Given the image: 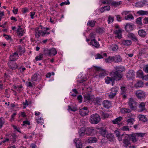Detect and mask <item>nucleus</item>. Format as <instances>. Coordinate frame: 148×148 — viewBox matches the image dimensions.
I'll list each match as a JSON object with an SVG mask.
<instances>
[{
    "label": "nucleus",
    "instance_id": "f257e3e1",
    "mask_svg": "<svg viewBox=\"0 0 148 148\" xmlns=\"http://www.w3.org/2000/svg\"><path fill=\"white\" fill-rule=\"evenodd\" d=\"M101 120L100 116L97 114H92L90 118V122L93 124H97L100 122Z\"/></svg>",
    "mask_w": 148,
    "mask_h": 148
},
{
    "label": "nucleus",
    "instance_id": "49530a36",
    "mask_svg": "<svg viewBox=\"0 0 148 148\" xmlns=\"http://www.w3.org/2000/svg\"><path fill=\"white\" fill-rule=\"evenodd\" d=\"M121 3V2L120 1L119 2L113 1L111 3V5L113 6L116 7L119 5Z\"/></svg>",
    "mask_w": 148,
    "mask_h": 148
},
{
    "label": "nucleus",
    "instance_id": "20e7f679",
    "mask_svg": "<svg viewBox=\"0 0 148 148\" xmlns=\"http://www.w3.org/2000/svg\"><path fill=\"white\" fill-rule=\"evenodd\" d=\"M94 67L96 71H100V72L99 77V78H103L107 75L106 71L104 70H102L101 67L96 66H94Z\"/></svg>",
    "mask_w": 148,
    "mask_h": 148
},
{
    "label": "nucleus",
    "instance_id": "7ed1b4c3",
    "mask_svg": "<svg viewBox=\"0 0 148 148\" xmlns=\"http://www.w3.org/2000/svg\"><path fill=\"white\" fill-rule=\"evenodd\" d=\"M137 102L134 101L132 98H130L128 103V105L132 110H135L137 109Z\"/></svg>",
    "mask_w": 148,
    "mask_h": 148
},
{
    "label": "nucleus",
    "instance_id": "1a4fd4ad",
    "mask_svg": "<svg viewBox=\"0 0 148 148\" xmlns=\"http://www.w3.org/2000/svg\"><path fill=\"white\" fill-rule=\"evenodd\" d=\"M99 134L103 136L106 137L108 134V132L107 130L103 127H101L99 129Z\"/></svg>",
    "mask_w": 148,
    "mask_h": 148
},
{
    "label": "nucleus",
    "instance_id": "3c124183",
    "mask_svg": "<svg viewBox=\"0 0 148 148\" xmlns=\"http://www.w3.org/2000/svg\"><path fill=\"white\" fill-rule=\"evenodd\" d=\"M144 5L143 1H142L137 3H136V6L138 7H142Z\"/></svg>",
    "mask_w": 148,
    "mask_h": 148
},
{
    "label": "nucleus",
    "instance_id": "4468645a",
    "mask_svg": "<svg viewBox=\"0 0 148 148\" xmlns=\"http://www.w3.org/2000/svg\"><path fill=\"white\" fill-rule=\"evenodd\" d=\"M84 100L85 102L87 101H90L93 98V95H92L89 93H86L84 95Z\"/></svg>",
    "mask_w": 148,
    "mask_h": 148
},
{
    "label": "nucleus",
    "instance_id": "393cba45",
    "mask_svg": "<svg viewBox=\"0 0 148 148\" xmlns=\"http://www.w3.org/2000/svg\"><path fill=\"white\" fill-rule=\"evenodd\" d=\"M135 76L133 71L132 70L129 71L127 73L126 77L129 79H132Z\"/></svg>",
    "mask_w": 148,
    "mask_h": 148
},
{
    "label": "nucleus",
    "instance_id": "a211bd4d",
    "mask_svg": "<svg viewBox=\"0 0 148 148\" xmlns=\"http://www.w3.org/2000/svg\"><path fill=\"white\" fill-rule=\"evenodd\" d=\"M98 113L100 115L102 118L106 119L108 118L109 116L108 114L105 113L102 110H99L98 112Z\"/></svg>",
    "mask_w": 148,
    "mask_h": 148
},
{
    "label": "nucleus",
    "instance_id": "864d4df0",
    "mask_svg": "<svg viewBox=\"0 0 148 148\" xmlns=\"http://www.w3.org/2000/svg\"><path fill=\"white\" fill-rule=\"evenodd\" d=\"M43 57V54L41 53H40L39 56H36L35 58L36 61L40 60L42 59Z\"/></svg>",
    "mask_w": 148,
    "mask_h": 148
},
{
    "label": "nucleus",
    "instance_id": "4be33fe9",
    "mask_svg": "<svg viewBox=\"0 0 148 148\" xmlns=\"http://www.w3.org/2000/svg\"><path fill=\"white\" fill-rule=\"evenodd\" d=\"M8 65L9 66L10 68L12 70H15L18 67V65L15 63H13V64L11 63V62L10 61Z\"/></svg>",
    "mask_w": 148,
    "mask_h": 148
},
{
    "label": "nucleus",
    "instance_id": "dca6fc26",
    "mask_svg": "<svg viewBox=\"0 0 148 148\" xmlns=\"http://www.w3.org/2000/svg\"><path fill=\"white\" fill-rule=\"evenodd\" d=\"M145 102H143L140 103L139 105L138 106L139 108V111L142 112L146 110V108H145Z\"/></svg>",
    "mask_w": 148,
    "mask_h": 148
},
{
    "label": "nucleus",
    "instance_id": "4c0bfd02",
    "mask_svg": "<svg viewBox=\"0 0 148 148\" xmlns=\"http://www.w3.org/2000/svg\"><path fill=\"white\" fill-rule=\"evenodd\" d=\"M114 61V56H109L105 60V61L107 63H110Z\"/></svg>",
    "mask_w": 148,
    "mask_h": 148
},
{
    "label": "nucleus",
    "instance_id": "79ce46f5",
    "mask_svg": "<svg viewBox=\"0 0 148 148\" xmlns=\"http://www.w3.org/2000/svg\"><path fill=\"white\" fill-rule=\"evenodd\" d=\"M137 14L140 15H146L148 14V11H145L142 10H139L137 12Z\"/></svg>",
    "mask_w": 148,
    "mask_h": 148
},
{
    "label": "nucleus",
    "instance_id": "9d476101",
    "mask_svg": "<svg viewBox=\"0 0 148 148\" xmlns=\"http://www.w3.org/2000/svg\"><path fill=\"white\" fill-rule=\"evenodd\" d=\"M90 45L92 46L97 49L100 46V45L99 42L95 39L91 40V41L90 42Z\"/></svg>",
    "mask_w": 148,
    "mask_h": 148
},
{
    "label": "nucleus",
    "instance_id": "bb28decb",
    "mask_svg": "<svg viewBox=\"0 0 148 148\" xmlns=\"http://www.w3.org/2000/svg\"><path fill=\"white\" fill-rule=\"evenodd\" d=\"M122 43L124 45L129 46L131 45L132 42L130 40H123L122 41Z\"/></svg>",
    "mask_w": 148,
    "mask_h": 148
},
{
    "label": "nucleus",
    "instance_id": "423d86ee",
    "mask_svg": "<svg viewBox=\"0 0 148 148\" xmlns=\"http://www.w3.org/2000/svg\"><path fill=\"white\" fill-rule=\"evenodd\" d=\"M32 80L33 81H38L41 79V76L40 73H35L32 77Z\"/></svg>",
    "mask_w": 148,
    "mask_h": 148
},
{
    "label": "nucleus",
    "instance_id": "0eeeda50",
    "mask_svg": "<svg viewBox=\"0 0 148 148\" xmlns=\"http://www.w3.org/2000/svg\"><path fill=\"white\" fill-rule=\"evenodd\" d=\"M86 134L88 136H92L94 135L95 130L93 127H88L86 128Z\"/></svg>",
    "mask_w": 148,
    "mask_h": 148
},
{
    "label": "nucleus",
    "instance_id": "5fc2aeb1",
    "mask_svg": "<svg viewBox=\"0 0 148 148\" xmlns=\"http://www.w3.org/2000/svg\"><path fill=\"white\" fill-rule=\"evenodd\" d=\"M35 32L40 36L41 35L42 36H44V32L42 31L37 30Z\"/></svg>",
    "mask_w": 148,
    "mask_h": 148
},
{
    "label": "nucleus",
    "instance_id": "f3484780",
    "mask_svg": "<svg viewBox=\"0 0 148 148\" xmlns=\"http://www.w3.org/2000/svg\"><path fill=\"white\" fill-rule=\"evenodd\" d=\"M74 141L75 143V144L77 148H82V145L79 139L75 138L74 140Z\"/></svg>",
    "mask_w": 148,
    "mask_h": 148
},
{
    "label": "nucleus",
    "instance_id": "6e6552de",
    "mask_svg": "<svg viewBox=\"0 0 148 148\" xmlns=\"http://www.w3.org/2000/svg\"><path fill=\"white\" fill-rule=\"evenodd\" d=\"M79 114L82 116H85L88 114L89 112L88 108L86 107H84L80 109L79 111Z\"/></svg>",
    "mask_w": 148,
    "mask_h": 148
},
{
    "label": "nucleus",
    "instance_id": "774afa93",
    "mask_svg": "<svg viewBox=\"0 0 148 148\" xmlns=\"http://www.w3.org/2000/svg\"><path fill=\"white\" fill-rule=\"evenodd\" d=\"M2 118H0V129L2 128L4 123V122L2 120Z\"/></svg>",
    "mask_w": 148,
    "mask_h": 148
},
{
    "label": "nucleus",
    "instance_id": "680f3d73",
    "mask_svg": "<svg viewBox=\"0 0 148 148\" xmlns=\"http://www.w3.org/2000/svg\"><path fill=\"white\" fill-rule=\"evenodd\" d=\"M69 4H70V2H69V1L68 0H67L64 2L61 3H60V5L61 6H63L64 5H69Z\"/></svg>",
    "mask_w": 148,
    "mask_h": 148
},
{
    "label": "nucleus",
    "instance_id": "e433bc0d",
    "mask_svg": "<svg viewBox=\"0 0 148 148\" xmlns=\"http://www.w3.org/2000/svg\"><path fill=\"white\" fill-rule=\"evenodd\" d=\"M143 85V82L141 81H139L134 85V86L136 88L142 87Z\"/></svg>",
    "mask_w": 148,
    "mask_h": 148
},
{
    "label": "nucleus",
    "instance_id": "0e129e2a",
    "mask_svg": "<svg viewBox=\"0 0 148 148\" xmlns=\"http://www.w3.org/2000/svg\"><path fill=\"white\" fill-rule=\"evenodd\" d=\"M37 122L38 123L42 125L43 123V120L41 118L38 117V119H37Z\"/></svg>",
    "mask_w": 148,
    "mask_h": 148
},
{
    "label": "nucleus",
    "instance_id": "a878e982",
    "mask_svg": "<svg viewBox=\"0 0 148 148\" xmlns=\"http://www.w3.org/2000/svg\"><path fill=\"white\" fill-rule=\"evenodd\" d=\"M114 61L115 62H121L122 61V58L119 55H116L114 56Z\"/></svg>",
    "mask_w": 148,
    "mask_h": 148
},
{
    "label": "nucleus",
    "instance_id": "58836bf2",
    "mask_svg": "<svg viewBox=\"0 0 148 148\" xmlns=\"http://www.w3.org/2000/svg\"><path fill=\"white\" fill-rule=\"evenodd\" d=\"M95 23L96 21H90L88 22L87 25L88 26H89L91 27H93L95 26Z\"/></svg>",
    "mask_w": 148,
    "mask_h": 148
},
{
    "label": "nucleus",
    "instance_id": "2eb2a0df",
    "mask_svg": "<svg viewBox=\"0 0 148 148\" xmlns=\"http://www.w3.org/2000/svg\"><path fill=\"white\" fill-rule=\"evenodd\" d=\"M136 95L138 98L141 99L145 97V94L144 92L141 90H138L136 92Z\"/></svg>",
    "mask_w": 148,
    "mask_h": 148
},
{
    "label": "nucleus",
    "instance_id": "a19ab883",
    "mask_svg": "<svg viewBox=\"0 0 148 148\" xmlns=\"http://www.w3.org/2000/svg\"><path fill=\"white\" fill-rule=\"evenodd\" d=\"M113 78L112 77H107L105 78V82L107 84H109L110 83L112 80Z\"/></svg>",
    "mask_w": 148,
    "mask_h": 148
},
{
    "label": "nucleus",
    "instance_id": "338daca9",
    "mask_svg": "<svg viewBox=\"0 0 148 148\" xmlns=\"http://www.w3.org/2000/svg\"><path fill=\"white\" fill-rule=\"evenodd\" d=\"M145 133H136L137 136L138 138L139 137H143L145 135Z\"/></svg>",
    "mask_w": 148,
    "mask_h": 148
},
{
    "label": "nucleus",
    "instance_id": "4d7b16f0",
    "mask_svg": "<svg viewBox=\"0 0 148 148\" xmlns=\"http://www.w3.org/2000/svg\"><path fill=\"white\" fill-rule=\"evenodd\" d=\"M118 48V46L116 45H113L111 46V49L113 51H117Z\"/></svg>",
    "mask_w": 148,
    "mask_h": 148
},
{
    "label": "nucleus",
    "instance_id": "72a5a7b5",
    "mask_svg": "<svg viewBox=\"0 0 148 148\" xmlns=\"http://www.w3.org/2000/svg\"><path fill=\"white\" fill-rule=\"evenodd\" d=\"M134 119L132 118H130L126 121L127 124L130 125V127H131V125L134 124Z\"/></svg>",
    "mask_w": 148,
    "mask_h": 148
},
{
    "label": "nucleus",
    "instance_id": "6ab92c4d",
    "mask_svg": "<svg viewBox=\"0 0 148 148\" xmlns=\"http://www.w3.org/2000/svg\"><path fill=\"white\" fill-rule=\"evenodd\" d=\"M86 132V128L84 127H82L78 131V133L80 137H82L84 136Z\"/></svg>",
    "mask_w": 148,
    "mask_h": 148
},
{
    "label": "nucleus",
    "instance_id": "a18cd8bd",
    "mask_svg": "<svg viewBox=\"0 0 148 148\" xmlns=\"http://www.w3.org/2000/svg\"><path fill=\"white\" fill-rule=\"evenodd\" d=\"M122 138L123 140H124L130 139V136L126 134H123Z\"/></svg>",
    "mask_w": 148,
    "mask_h": 148
},
{
    "label": "nucleus",
    "instance_id": "aec40b11",
    "mask_svg": "<svg viewBox=\"0 0 148 148\" xmlns=\"http://www.w3.org/2000/svg\"><path fill=\"white\" fill-rule=\"evenodd\" d=\"M138 139L136 133L132 134L131 136H130V140L134 142H136Z\"/></svg>",
    "mask_w": 148,
    "mask_h": 148
},
{
    "label": "nucleus",
    "instance_id": "9b49d317",
    "mask_svg": "<svg viewBox=\"0 0 148 148\" xmlns=\"http://www.w3.org/2000/svg\"><path fill=\"white\" fill-rule=\"evenodd\" d=\"M129 37L133 41L136 42L137 44H138L139 41L138 40L137 37L133 33H130L129 35Z\"/></svg>",
    "mask_w": 148,
    "mask_h": 148
},
{
    "label": "nucleus",
    "instance_id": "cd10ccee",
    "mask_svg": "<svg viewBox=\"0 0 148 148\" xmlns=\"http://www.w3.org/2000/svg\"><path fill=\"white\" fill-rule=\"evenodd\" d=\"M106 137L110 141H112L114 139V135L113 134L110 133H108Z\"/></svg>",
    "mask_w": 148,
    "mask_h": 148
},
{
    "label": "nucleus",
    "instance_id": "13d9d810",
    "mask_svg": "<svg viewBox=\"0 0 148 148\" xmlns=\"http://www.w3.org/2000/svg\"><path fill=\"white\" fill-rule=\"evenodd\" d=\"M104 31L102 28H98L97 29V32L99 34H102Z\"/></svg>",
    "mask_w": 148,
    "mask_h": 148
},
{
    "label": "nucleus",
    "instance_id": "37998d69",
    "mask_svg": "<svg viewBox=\"0 0 148 148\" xmlns=\"http://www.w3.org/2000/svg\"><path fill=\"white\" fill-rule=\"evenodd\" d=\"M144 75L143 72L142 71H138L137 72V77L142 78Z\"/></svg>",
    "mask_w": 148,
    "mask_h": 148
},
{
    "label": "nucleus",
    "instance_id": "f704fd0d",
    "mask_svg": "<svg viewBox=\"0 0 148 148\" xmlns=\"http://www.w3.org/2000/svg\"><path fill=\"white\" fill-rule=\"evenodd\" d=\"M138 118L140 120L144 122L147 121V117L143 115L139 114L138 116Z\"/></svg>",
    "mask_w": 148,
    "mask_h": 148
},
{
    "label": "nucleus",
    "instance_id": "603ef678",
    "mask_svg": "<svg viewBox=\"0 0 148 148\" xmlns=\"http://www.w3.org/2000/svg\"><path fill=\"white\" fill-rule=\"evenodd\" d=\"M130 139H128L126 140H123V143L125 145V147H127L128 146V145L130 144Z\"/></svg>",
    "mask_w": 148,
    "mask_h": 148
},
{
    "label": "nucleus",
    "instance_id": "6e6d98bb",
    "mask_svg": "<svg viewBox=\"0 0 148 148\" xmlns=\"http://www.w3.org/2000/svg\"><path fill=\"white\" fill-rule=\"evenodd\" d=\"M141 19L142 18L141 17H139L137 18L136 19V22L137 24L140 25H142V23L141 22Z\"/></svg>",
    "mask_w": 148,
    "mask_h": 148
},
{
    "label": "nucleus",
    "instance_id": "052dcab7",
    "mask_svg": "<svg viewBox=\"0 0 148 148\" xmlns=\"http://www.w3.org/2000/svg\"><path fill=\"white\" fill-rule=\"evenodd\" d=\"M19 28L17 30V32L19 33V34H21V36H22V34L23 33V29L21 28L20 26H18Z\"/></svg>",
    "mask_w": 148,
    "mask_h": 148
},
{
    "label": "nucleus",
    "instance_id": "2f4dec72",
    "mask_svg": "<svg viewBox=\"0 0 148 148\" xmlns=\"http://www.w3.org/2000/svg\"><path fill=\"white\" fill-rule=\"evenodd\" d=\"M131 111V110L130 109L124 108H122L120 109V112L123 114L129 113Z\"/></svg>",
    "mask_w": 148,
    "mask_h": 148
},
{
    "label": "nucleus",
    "instance_id": "f8f14e48",
    "mask_svg": "<svg viewBox=\"0 0 148 148\" xmlns=\"http://www.w3.org/2000/svg\"><path fill=\"white\" fill-rule=\"evenodd\" d=\"M122 31L121 29L116 30L114 32V33L115 35V37L121 39L122 38Z\"/></svg>",
    "mask_w": 148,
    "mask_h": 148
},
{
    "label": "nucleus",
    "instance_id": "bf43d9fd",
    "mask_svg": "<svg viewBox=\"0 0 148 148\" xmlns=\"http://www.w3.org/2000/svg\"><path fill=\"white\" fill-rule=\"evenodd\" d=\"M103 57L99 53H97L96 55L95 56V58L96 59H100L103 58Z\"/></svg>",
    "mask_w": 148,
    "mask_h": 148
},
{
    "label": "nucleus",
    "instance_id": "ea45409f",
    "mask_svg": "<svg viewBox=\"0 0 148 148\" xmlns=\"http://www.w3.org/2000/svg\"><path fill=\"white\" fill-rule=\"evenodd\" d=\"M57 51L54 48H52L50 49V56H55L57 53Z\"/></svg>",
    "mask_w": 148,
    "mask_h": 148
},
{
    "label": "nucleus",
    "instance_id": "c756f323",
    "mask_svg": "<svg viewBox=\"0 0 148 148\" xmlns=\"http://www.w3.org/2000/svg\"><path fill=\"white\" fill-rule=\"evenodd\" d=\"M133 27L132 25L129 24L127 23L125 26V29L126 31L128 32L132 31L133 30Z\"/></svg>",
    "mask_w": 148,
    "mask_h": 148
},
{
    "label": "nucleus",
    "instance_id": "7c9ffc66",
    "mask_svg": "<svg viewBox=\"0 0 148 148\" xmlns=\"http://www.w3.org/2000/svg\"><path fill=\"white\" fill-rule=\"evenodd\" d=\"M97 141V139L95 137H90L88 140V142L89 143H96Z\"/></svg>",
    "mask_w": 148,
    "mask_h": 148
},
{
    "label": "nucleus",
    "instance_id": "de8ad7c7",
    "mask_svg": "<svg viewBox=\"0 0 148 148\" xmlns=\"http://www.w3.org/2000/svg\"><path fill=\"white\" fill-rule=\"evenodd\" d=\"M44 54L45 55H48L50 56V49H48L47 48L44 49Z\"/></svg>",
    "mask_w": 148,
    "mask_h": 148
},
{
    "label": "nucleus",
    "instance_id": "39448f33",
    "mask_svg": "<svg viewBox=\"0 0 148 148\" xmlns=\"http://www.w3.org/2000/svg\"><path fill=\"white\" fill-rule=\"evenodd\" d=\"M118 89V88L116 86H114L111 89V92H110L109 95L110 98L111 99L113 98L116 95Z\"/></svg>",
    "mask_w": 148,
    "mask_h": 148
},
{
    "label": "nucleus",
    "instance_id": "473e14b6",
    "mask_svg": "<svg viewBox=\"0 0 148 148\" xmlns=\"http://www.w3.org/2000/svg\"><path fill=\"white\" fill-rule=\"evenodd\" d=\"M122 117L119 116L117 118L114 120H112V122L114 124H119L122 120Z\"/></svg>",
    "mask_w": 148,
    "mask_h": 148
},
{
    "label": "nucleus",
    "instance_id": "412c9836",
    "mask_svg": "<svg viewBox=\"0 0 148 148\" xmlns=\"http://www.w3.org/2000/svg\"><path fill=\"white\" fill-rule=\"evenodd\" d=\"M116 71L121 73L125 71V68L124 66H116L114 67Z\"/></svg>",
    "mask_w": 148,
    "mask_h": 148
},
{
    "label": "nucleus",
    "instance_id": "c03bdc74",
    "mask_svg": "<svg viewBox=\"0 0 148 148\" xmlns=\"http://www.w3.org/2000/svg\"><path fill=\"white\" fill-rule=\"evenodd\" d=\"M114 21V17L111 16H109L108 17V24L112 23Z\"/></svg>",
    "mask_w": 148,
    "mask_h": 148
},
{
    "label": "nucleus",
    "instance_id": "09e8293b",
    "mask_svg": "<svg viewBox=\"0 0 148 148\" xmlns=\"http://www.w3.org/2000/svg\"><path fill=\"white\" fill-rule=\"evenodd\" d=\"M125 18L126 20H129L130 19L133 20L134 19V17L132 14H130L125 16Z\"/></svg>",
    "mask_w": 148,
    "mask_h": 148
},
{
    "label": "nucleus",
    "instance_id": "5701e85b",
    "mask_svg": "<svg viewBox=\"0 0 148 148\" xmlns=\"http://www.w3.org/2000/svg\"><path fill=\"white\" fill-rule=\"evenodd\" d=\"M138 34L140 36L143 38L145 37L147 34L146 32L143 29L139 30L138 31Z\"/></svg>",
    "mask_w": 148,
    "mask_h": 148
},
{
    "label": "nucleus",
    "instance_id": "c9c22d12",
    "mask_svg": "<svg viewBox=\"0 0 148 148\" xmlns=\"http://www.w3.org/2000/svg\"><path fill=\"white\" fill-rule=\"evenodd\" d=\"M101 101V99L99 97L96 98L94 101L93 103L95 105H100V103Z\"/></svg>",
    "mask_w": 148,
    "mask_h": 148
},
{
    "label": "nucleus",
    "instance_id": "e2e57ef3",
    "mask_svg": "<svg viewBox=\"0 0 148 148\" xmlns=\"http://www.w3.org/2000/svg\"><path fill=\"white\" fill-rule=\"evenodd\" d=\"M68 109L71 111L75 112L77 110L76 108L73 107L72 108L69 106H68Z\"/></svg>",
    "mask_w": 148,
    "mask_h": 148
},
{
    "label": "nucleus",
    "instance_id": "69168bd1",
    "mask_svg": "<svg viewBox=\"0 0 148 148\" xmlns=\"http://www.w3.org/2000/svg\"><path fill=\"white\" fill-rule=\"evenodd\" d=\"M77 99L78 100L79 102L81 103L82 102V95H79L77 97Z\"/></svg>",
    "mask_w": 148,
    "mask_h": 148
},
{
    "label": "nucleus",
    "instance_id": "c85d7f7f",
    "mask_svg": "<svg viewBox=\"0 0 148 148\" xmlns=\"http://www.w3.org/2000/svg\"><path fill=\"white\" fill-rule=\"evenodd\" d=\"M103 103V107L106 108H108L111 106V103L107 100L104 101Z\"/></svg>",
    "mask_w": 148,
    "mask_h": 148
},
{
    "label": "nucleus",
    "instance_id": "f03ea898",
    "mask_svg": "<svg viewBox=\"0 0 148 148\" xmlns=\"http://www.w3.org/2000/svg\"><path fill=\"white\" fill-rule=\"evenodd\" d=\"M110 74L113 79L117 81L121 80L123 76L122 73L117 72L116 71L111 72Z\"/></svg>",
    "mask_w": 148,
    "mask_h": 148
},
{
    "label": "nucleus",
    "instance_id": "b1692460",
    "mask_svg": "<svg viewBox=\"0 0 148 148\" xmlns=\"http://www.w3.org/2000/svg\"><path fill=\"white\" fill-rule=\"evenodd\" d=\"M9 137L11 140L12 141V143H14L16 141V139L17 136L15 134H13L10 135Z\"/></svg>",
    "mask_w": 148,
    "mask_h": 148
},
{
    "label": "nucleus",
    "instance_id": "8fccbe9b",
    "mask_svg": "<svg viewBox=\"0 0 148 148\" xmlns=\"http://www.w3.org/2000/svg\"><path fill=\"white\" fill-rule=\"evenodd\" d=\"M127 88L126 87L124 86H122L121 87V93L122 94L126 93L127 90Z\"/></svg>",
    "mask_w": 148,
    "mask_h": 148
},
{
    "label": "nucleus",
    "instance_id": "ddd939ff",
    "mask_svg": "<svg viewBox=\"0 0 148 148\" xmlns=\"http://www.w3.org/2000/svg\"><path fill=\"white\" fill-rule=\"evenodd\" d=\"M18 57V54L16 52H14L9 57L10 61H14L16 60Z\"/></svg>",
    "mask_w": 148,
    "mask_h": 148
}]
</instances>
